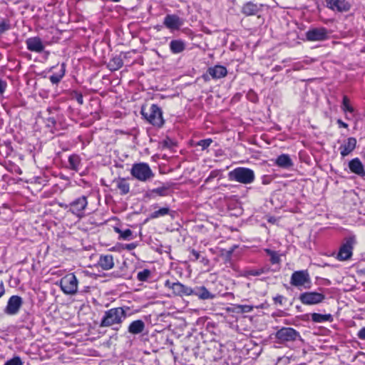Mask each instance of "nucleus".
Here are the masks:
<instances>
[{
    "mask_svg": "<svg viewBox=\"0 0 365 365\" xmlns=\"http://www.w3.org/2000/svg\"><path fill=\"white\" fill-rule=\"evenodd\" d=\"M127 313L124 307H118L110 308L103 312L99 327H109L113 331H118L123 326Z\"/></svg>",
    "mask_w": 365,
    "mask_h": 365,
    "instance_id": "1",
    "label": "nucleus"
},
{
    "mask_svg": "<svg viewBox=\"0 0 365 365\" xmlns=\"http://www.w3.org/2000/svg\"><path fill=\"white\" fill-rule=\"evenodd\" d=\"M59 206L75 215L78 219H81L86 216V210L88 205V197L81 195L73 199L70 203L66 204L61 202Z\"/></svg>",
    "mask_w": 365,
    "mask_h": 365,
    "instance_id": "2",
    "label": "nucleus"
},
{
    "mask_svg": "<svg viewBox=\"0 0 365 365\" xmlns=\"http://www.w3.org/2000/svg\"><path fill=\"white\" fill-rule=\"evenodd\" d=\"M143 118L151 125L160 128L164 124L163 112L156 104H152L148 109L142 107L140 111Z\"/></svg>",
    "mask_w": 365,
    "mask_h": 365,
    "instance_id": "3",
    "label": "nucleus"
},
{
    "mask_svg": "<svg viewBox=\"0 0 365 365\" xmlns=\"http://www.w3.org/2000/svg\"><path fill=\"white\" fill-rule=\"evenodd\" d=\"M55 284L58 286L66 295H75L78 292V280L74 273H68L57 281Z\"/></svg>",
    "mask_w": 365,
    "mask_h": 365,
    "instance_id": "4",
    "label": "nucleus"
},
{
    "mask_svg": "<svg viewBox=\"0 0 365 365\" xmlns=\"http://www.w3.org/2000/svg\"><path fill=\"white\" fill-rule=\"evenodd\" d=\"M230 179L242 184H250L255 180L254 171L247 168H237L230 172Z\"/></svg>",
    "mask_w": 365,
    "mask_h": 365,
    "instance_id": "5",
    "label": "nucleus"
},
{
    "mask_svg": "<svg viewBox=\"0 0 365 365\" xmlns=\"http://www.w3.org/2000/svg\"><path fill=\"white\" fill-rule=\"evenodd\" d=\"M130 174L133 178L142 182H145L154 176L149 165L146 163L133 164Z\"/></svg>",
    "mask_w": 365,
    "mask_h": 365,
    "instance_id": "6",
    "label": "nucleus"
},
{
    "mask_svg": "<svg viewBox=\"0 0 365 365\" xmlns=\"http://www.w3.org/2000/svg\"><path fill=\"white\" fill-rule=\"evenodd\" d=\"M290 284L301 289H308L311 285V279L308 270L294 271L290 278Z\"/></svg>",
    "mask_w": 365,
    "mask_h": 365,
    "instance_id": "7",
    "label": "nucleus"
},
{
    "mask_svg": "<svg viewBox=\"0 0 365 365\" xmlns=\"http://www.w3.org/2000/svg\"><path fill=\"white\" fill-rule=\"evenodd\" d=\"M279 343L294 341L300 337L299 332L292 327H282L274 334Z\"/></svg>",
    "mask_w": 365,
    "mask_h": 365,
    "instance_id": "8",
    "label": "nucleus"
},
{
    "mask_svg": "<svg viewBox=\"0 0 365 365\" xmlns=\"http://www.w3.org/2000/svg\"><path fill=\"white\" fill-rule=\"evenodd\" d=\"M227 75V68L221 65H215L209 67L207 71L202 75L205 82H209L211 79L217 80L225 77Z\"/></svg>",
    "mask_w": 365,
    "mask_h": 365,
    "instance_id": "9",
    "label": "nucleus"
},
{
    "mask_svg": "<svg viewBox=\"0 0 365 365\" xmlns=\"http://www.w3.org/2000/svg\"><path fill=\"white\" fill-rule=\"evenodd\" d=\"M165 287L171 289L175 296L184 297L192 295V288L187 287L180 282H172L169 279L165 282Z\"/></svg>",
    "mask_w": 365,
    "mask_h": 365,
    "instance_id": "10",
    "label": "nucleus"
},
{
    "mask_svg": "<svg viewBox=\"0 0 365 365\" xmlns=\"http://www.w3.org/2000/svg\"><path fill=\"white\" fill-rule=\"evenodd\" d=\"M326 297L317 292H304L299 294V300L304 305H315L322 303Z\"/></svg>",
    "mask_w": 365,
    "mask_h": 365,
    "instance_id": "11",
    "label": "nucleus"
},
{
    "mask_svg": "<svg viewBox=\"0 0 365 365\" xmlns=\"http://www.w3.org/2000/svg\"><path fill=\"white\" fill-rule=\"evenodd\" d=\"M355 237H349L345 239V242L341 245L336 259L339 261L349 259L352 255Z\"/></svg>",
    "mask_w": 365,
    "mask_h": 365,
    "instance_id": "12",
    "label": "nucleus"
},
{
    "mask_svg": "<svg viewBox=\"0 0 365 365\" xmlns=\"http://www.w3.org/2000/svg\"><path fill=\"white\" fill-rule=\"evenodd\" d=\"M308 41H323L329 38L328 30L325 27H317L309 29L305 34Z\"/></svg>",
    "mask_w": 365,
    "mask_h": 365,
    "instance_id": "13",
    "label": "nucleus"
},
{
    "mask_svg": "<svg viewBox=\"0 0 365 365\" xmlns=\"http://www.w3.org/2000/svg\"><path fill=\"white\" fill-rule=\"evenodd\" d=\"M23 299L19 295H12L9 297L4 312L7 315H16L19 313L23 305Z\"/></svg>",
    "mask_w": 365,
    "mask_h": 365,
    "instance_id": "14",
    "label": "nucleus"
},
{
    "mask_svg": "<svg viewBox=\"0 0 365 365\" xmlns=\"http://www.w3.org/2000/svg\"><path fill=\"white\" fill-rule=\"evenodd\" d=\"M185 20L176 14H167L163 25L170 31H178L184 25Z\"/></svg>",
    "mask_w": 365,
    "mask_h": 365,
    "instance_id": "15",
    "label": "nucleus"
},
{
    "mask_svg": "<svg viewBox=\"0 0 365 365\" xmlns=\"http://www.w3.org/2000/svg\"><path fill=\"white\" fill-rule=\"evenodd\" d=\"M325 3L329 9L341 13L349 11L351 7L348 0H325Z\"/></svg>",
    "mask_w": 365,
    "mask_h": 365,
    "instance_id": "16",
    "label": "nucleus"
},
{
    "mask_svg": "<svg viewBox=\"0 0 365 365\" xmlns=\"http://www.w3.org/2000/svg\"><path fill=\"white\" fill-rule=\"evenodd\" d=\"M263 4L250 1L245 3L241 9V12L245 16H256L262 11Z\"/></svg>",
    "mask_w": 365,
    "mask_h": 365,
    "instance_id": "17",
    "label": "nucleus"
},
{
    "mask_svg": "<svg viewBox=\"0 0 365 365\" xmlns=\"http://www.w3.org/2000/svg\"><path fill=\"white\" fill-rule=\"evenodd\" d=\"M26 45L29 51L36 53H41L45 48L41 39L38 36L27 38Z\"/></svg>",
    "mask_w": 365,
    "mask_h": 365,
    "instance_id": "18",
    "label": "nucleus"
},
{
    "mask_svg": "<svg viewBox=\"0 0 365 365\" xmlns=\"http://www.w3.org/2000/svg\"><path fill=\"white\" fill-rule=\"evenodd\" d=\"M356 139L354 137H349L346 141L340 145L339 150L341 155L344 158L349 155L356 146Z\"/></svg>",
    "mask_w": 365,
    "mask_h": 365,
    "instance_id": "19",
    "label": "nucleus"
},
{
    "mask_svg": "<svg viewBox=\"0 0 365 365\" xmlns=\"http://www.w3.org/2000/svg\"><path fill=\"white\" fill-rule=\"evenodd\" d=\"M349 168L352 173L359 176H365L364 167L358 158H355L349 162Z\"/></svg>",
    "mask_w": 365,
    "mask_h": 365,
    "instance_id": "20",
    "label": "nucleus"
},
{
    "mask_svg": "<svg viewBox=\"0 0 365 365\" xmlns=\"http://www.w3.org/2000/svg\"><path fill=\"white\" fill-rule=\"evenodd\" d=\"M274 165L281 168L289 169L293 166V162L289 155L283 153L274 160Z\"/></svg>",
    "mask_w": 365,
    "mask_h": 365,
    "instance_id": "21",
    "label": "nucleus"
},
{
    "mask_svg": "<svg viewBox=\"0 0 365 365\" xmlns=\"http://www.w3.org/2000/svg\"><path fill=\"white\" fill-rule=\"evenodd\" d=\"M192 295L203 300L212 299L215 297V295L212 294L205 286L197 287L195 289H192Z\"/></svg>",
    "mask_w": 365,
    "mask_h": 365,
    "instance_id": "22",
    "label": "nucleus"
},
{
    "mask_svg": "<svg viewBox=\"0 0 365 365\" xmlns=\"http://www.w3.org/2000/svg\"><path fill=\"white\" fill-rule=\"evenodd\" d=\"M98 265L103 270H109L114 267V260L112 255H102L98 260Z\"/></svg>",
    "mask_w": 365,
    "mask_h": 365,
    "instance_id": "23",
    "label": "nucleus"
},
{
    "mask_svg": "<svg viewBox=\"0 0 365 365\" xmlns=\"http://www.w3.org/2000/svg\"><path fill=\"white\" fill-rule=\"evenodd\" d=\"M68 168L76 173H78L82 167L81 158L78 154L74 153L68 156Z\"/></svg>",
    "mask_w": 365,
    "mask_h": 365,
    "instance_id": "24",
    "label": "nucleus"
},
{
    "mask_svg": "<svg viewBox=\"0 0 365 365\" xmlns=\"http://www.w3.org/2000/svg\"><path fill=\"white\" fill-rule=\"evenodd\" d=\"M341 110L344 113L346 120H350L347 113H354L355 112V108L352 106L350 98L346 95H344L342 98Z\"/></svg>",
    "mask_w": 365,
    "mask_h": 365,
    "instance_id": "25",
    "label": "nucleus"
},
{
    "mask_svg": "<svg viewBox=\"0 0 365 365\" xmlns=\"http://www.w3.org/2000/svg\"><path fill=\"white\" fill-rule=\"evenodd\" d=\"M145 329V323L141 319L133 321L128 326V331L132 334H138Z\"/></svg>",
    "mask_w": 365,
    "mask_h": 365,
    "instance_id": "26",
    "label": "nucleus"
},
{
    "mask_svg": "<svg viewBox=\"0 0 365 365\" xmlns=\"http://www.w3.org/2000/svg\"><path fill=\"white\" fill-rule=\"evenodd\" d=\"M115 186L119 190L121 195H127L130 192V183L125 178H118L113 181Z\"/></svg>",
    "mask_w": 365,
    "mask_h": 365,
    "instance_id": "27",
    "label": "nucleus"
},
{
    "mask_svg": "<svg viewBox=\"0 0 365 365\" xmlns=\"http://www.w3.org/2000/svg\"><path fill=\"white\" fill-rule=\"evenodd\" d=\"M170 50L172 53L178 54L182 53L185 49V43L181 39L172 40L169 44Z\"/></svg>",
    "mask_w": 365,
    "mask_h": 365,
    "instance_id": "28",
    "label": "nucleus"
},
{
    "mask_svg": "<svg viewBox=\"0 0 365 365\" xmlns=\"http://www.w3.org/2000/svg\"><path fill=\"white\" fill-rule=\"evenodd\" d=\"M175 211L171 210L168 207H161L158 210L153 212L150 215V219H156L160 217H164L165 215H169L171 218L175 217Z\"/></svg>",
    "mask_w": 365,
    "mask_h": 365,
    "instance_id": "29",
    "label": "nucleus"
},
{
    "mask_svg": "<svg viewBox=\"0 0 365 365\" xmlns=\"http://www.w3.org/2000/svg\"><path fill=\"white\" fill-rule=\"evenodd\" d=\"M66 63H62L58 72L54 73L49 76V80L52 84L57 85L62 80L66 73Z\"/></svg>",
    "mask_w": 365,
    "mask_h": 365,
    "instance_id": "30",
    "label": "nucleus"
},
{
    "mask_svg": "<svg viewBox=\"0 0 365 365\" xmlns=\"http://www.w3.org/2000/svg\"><path fill=\"white\" fill-rule=\"evenodd\" d=\"M123 66V61L120 56L113 57L108 63V68L111 71H115L121 68Z\"/></svg>",
    "mask_w": 365,
    "mask_h": 365,
    "instance_id": "31",
    "label": "nucleus"
},
{
    "mask_svg": "<svg viewBox=\"0 0 365 365\" xmlns=\"http://www.w3.org/2000/svg\"><path fill=\"white\" fill-rule=\"evenodd\" d=\"M311 317L312 321L314 323L331 322L333 321V317L331 314L312 313Z\"/></svg>",
    "mask_w": 365,
    "mask_h": 365,
    "instance_id": "32",
    "label": "nucleus"
},
{
    "mask_svg": "<svg viewBox=\"0 0 365 365\" xmlns=\"http://www.w3.org/2000/svg\"><path fill=\"white\" fill-rule=\"evenodd\" d=\"M270 270V268L269 267H263L257 269H249L245 270V277H257L260 276L263 274H267Z\"/></svg>",
    "mask_w": 365,
    "mask_h": 365,
    "instance_id": "33",
    "label": "nucleus"
},
{
    "mask_svg": "<svg viewBox=\"0 0 365 365\" xmlns=\"http://www.w3.org/2000/svg\"><path fill=\"white\" fill-rule=\"evenodd\" d=\"M115 232L119 234V238L125 240H130L133 239V232L130 229H125L124 230H120L118 227H115Z\"/></svg>",
    "mask_w": 365,
    "mask_h": 365,
    "instance_id": "34",
    "label": "nucleus"
},
{
    "mask_svg": "<svg viewBox=\"0 0 365 365\" xmlns=\"http://www.w3.org/2000/svg\"><path fill=\"white\" fill-rule=\"evenodd\" d=\"M168 188L165 187H160L157 188H154L150 191L149 193H147V196L148 197H154V195L158 196H166L167 195Z\"/></svg>",
    "mask_w": 365,
    "mask_h": 365,
    "instance_id": "35",
    "label": "nucleus"
},
{
    "mask_svg": "<svg viewBox=\"0 0 365 365\" xmlns=\"http://www.w3.org/2000/svg\"><path fill=\"white\" fill-rule=\"evenodd\" d=\"M264 252L270 257V262L272 264H279L280 262V257L276 251L270 249H264Z\"/></svg>",
    "mask_w": 365,
    "mask_h": 365,
    "instance_id": "36",
    "label": "nucleus"
},
{
    "mask_svg": "<svg viewBox=\"0 0 365 365\" xmlns=\"http://www.w3.org/2000/svg\"><path fill=\"white\" fill-rule=\"evenodd\" d=\"M151 277V271L148 269H144L139 271L137 274V279L139 282H148L149 278Z\"/></svg>",
    "mask_w": 365,
    "mask_h": 365,
    "instance_id": "37",
    "label": "nucleus"
},
{
    "mask_svg": "<svg viewBox=\"0 0 365 365\" xmlns=\"http://www.w3.org/2000/svg\"><path fill=\"white\" fill-rule=\"evenodd\" d=\"M175 145L174 141L169 137H166L160 143V148L162 150L171 149Z\"/></svg>",
    "mask_w": 365,
    "mask_h": 365,
    "instance_id": "38",
    "label": "nucleus"
},
{
    "mask_svg": "<svg viewBox=\"0 0 365 365\" xmlns=\"http://www.w3.org/2000/svg\"><path fill=\"white\" fill-rule=\"evenodd\" d=\"M11 29L10 20L9 19H2L0 21V35L3 34Z\"/></svg>",
    "mask_w": 365,
    "mask_h": 365,
    "instance_id": "39",
    "label": "nucleus"
},
{
    "mask_svg": "<svg viewBox=\"0 0 365 365\" xmlns=\"http://www.w3.org/2000/svg\"><path fill=\"white\" fill-rule=\"evenodd\" d=\"M188 251L190 252L188 258L190 262H195L200 259V252L192 248H189Z\"/></svg>",
    "mask_w": 365,
    "mask_h": 365,
    "instance_id": "40",
    "label": "nucleus"
},
{
    "mask_svg": "<svg viewBox=\"0 0 365 365\" xmlns=\"http://www.w3.org/2000/svg\"><path fill=\"white\" fill-rule=\"evenodd\" d=\"M254 309V307L252 305L247 304H238L236 306V309L237 312L240 313H248L251 312Z\"/></svg>",
    "mask_w": 365,
    "mask_h": 365,
    "instance_id": "41",
    "label": "nucleus"
},
{
    "mask_svg": "<svg viewBox=\"0 0 365 365\" xmlns=\"http://www.w3.org/2000/svg\"><path fill=\"white\" fill-rule=\"evenodd\" d=\"M24 363L19 356H14L13 358L7 360L4 365H23Z\"/></svg>",
    "mask_w": 365,
    "mask_h": 365,
    "instance_id": "42",
    "label": "nucleus"
},
{
    "mask_svg": "<svg viewBox=\"0 0 365 365\" xmlns=\"http://www.w3.org/2000/svg\"><path fill=\"white\" fill-rule=\"evenodd\" d=\"M212 140L211 138H206L203 140H200L197 143V145L200 146L202 150H204L207 149L212 144Z\"/></svg>",
    "mask_w": 365,
    "mask_h": 365,
    "instance_id": "43",
    "label": "nucleus"
},
{
    "mask_svg": "<svg viewBox=\"0 0 365 365\" xmlns=\"http://www.w3.org/2000/svg\"><path fill=\"white\" fill-rule=\"evenodd\" d=\"M73 97L76 99V101H77V103L79 105L81 106L83 104V96L81 92L76 91H73Z\"/></svg>",
    "mask_w": 365,
    "mask_h": 365,
    "instance_id": "44",
    "label": "nucleus"
},
{
    "mask_svg": "<svg viewBox=\"0 0 365 365\" xmlns=\"http://www.w3.org/2000/svg\"><path fill=\"white\" fill-rule=\"evenodd\" d=\"M46 126L50 128H53L56 126V120L53 117H48L46 120Z\"/></svg>",
    "mask_w": 365,
    "mask_h": 365,
    "instance_id": "45",
    "label": "nucleus"
},
{
    "mask_svg": "<svg viewBox=\"0 0 365 365\" xmlns=\"http://www.w3.org/2000/svg\"><path fill=\"white\" fill-rule=\"evenodd\" d=\"M284 300V297L281 294H277L273 297V302L275 304L282 305Z\"/></svg>",
    "mask_w": 365,
    "mask_h": 365,
    "instance_id": "46",
    "label": "nucleus"
},
{
    "mask_svg": "<svg viewBox=\"0 0 365 365\" xmlns=\"http://www.w3.org/2000/svg\"><path fill=\"white\" fill-rule=\"evenodd\" d=\"M7 82L0 78V94L3 95L7 88Z\"/></svg>",
    "mask_w": 365,
    "mask_h": 365,
    "instance_id": "47",
    "label": "nucleus"
},
{
    "mask_svg": "<svg viewBox=\"0 0 365 365\" xmlns=\"http://www.w3.org/2000/svg\"><path fill=\"white\" fill-rule=\"evenodd\" d=\"M357 336L361 340H365V327L358 331Z\"/></svg>",
    "mask_w": 365,
    "mask_h": 365,
    "instance_id": "48",
    "label": "nucleus"
},
{
    "mask_svg": "<svg viewBox=\"0 0 365 365\" xmlns=\"http://www.w3.org/2000/svg\"><path fill=\"white\" fill-rule=\"evenodd\" d=\"M336 124L339 128H348L349 127V125L346 123L344 122L341 119H337Z\"/></svg>",
    "mask_w": 365,
    "mask_h": 365,
    "instance_id": "49",
    "label": "nucleus"
},
{
    "mask_svg": "<svg viewBox=\"0 0 365 365\" xmlns=\"http://www.w3.org/2000/svg\"><path fill=\"white\" fill-rule=\"evenodd\" d=\"M199 260L204 266H207L210 262L209 259L206 257L202 255H200V259Z\"/></svg>",
    "mask_w": 365,
    "mask_h": 365,
    "instance_id": "50",
    "label": "nucleus"
},
{
    "mask_svg": "<svg viewBox=\"0 0 365 365\" xmlns=\"http://www.w3.org/2000/svg\"><path fill=\"white\" fill-rule=\"evenodd\" d=\"M137 247V244L136 243H134V242H132V243H130V244H127L125 245V248L128 250H134L135 247Z\"/></svg>",
    "mask_w": 365,
    "mask_h": 365,
    "instance_id": "51",
    "label": "nucleus"
},
{
    "mask_svg": "<svg viewBox=\"0 0 365 365\" xmlns=\"http://www.w3.org/2000/svg\"><path fill=\"white\" fill-rule=\"evenodd\" d=\"M267 220L269 223L275 224L277 222V219L274 216H268Z\"/></svg>",
    "mask_w": 365,
    "mask_h": 365,
    "instance_id": "52",
    "label": "nucleus"
},
{
    "mask_svg": "<svg viewBox=\"0 0 365 365\" xmlns=\"http://www.w3.org/2000/svg\"><path fill=\"white\" fill-rule=\"evenodd\" d=\"M218 175V172L217 170H213L210 173L209 177L207 178L206 182L210 180L212 178H215Z\"/></svg>",
    "mask_w": 365,
    "mask_h": 365,
    "instance_id": "53",
    "label": "nucleus"
},
{
    "mask_svg": "<svg viewBox=\"0 0 365 365\" xmlns=\"http://www.w3.org/2000/svg\"><path fill=\"white\" fill-rule=\"evenodd\" d=\"M5 294V287L4 282L1 281L0 283V298L3 297Z\"/></svg>",
    "mask_w": 365,
    "mask_h": 365,
    "instance_id": "54",
    "label": "nucleus"
},
{
    "mask_svg": "<svg viewBox=\"0 0 365 365\" xmlns=\"http://www.w3.org/2000/svg\"><path fill=\"white\" fill-rule=\"evenodd\" d=\"M361 272L365 275V268L361 270Z\"/></svg>",
    "mask_w": 365,
    "mask_h": 365,
    "instance_id": "55",
    "label": "nucleus"
},
{
    "mask_svg": "<svg viewBox=\"0 0 365 365\" xmlns=\"http://www.w3.org/2000/svg\"><path fill=\"white\" fill-rule=\"evenodd\" d=\"M47 110H48L49 113H51V108H48L47 109Z\"/></svg>",
    "mask_w": 365,
    "mask_h": 365,
    "instance_id": "56",
    "label": "nucleus"
},
{
    "mask_svg": "<svg viewBox=\"0 0 365 365\" xmlns=\"http://www.w3.org/2000/svg\"><path fill=\"white\" fill-rule=\"evenodd\" d=\"M364 160H365V153H364Z\"/></svg>",
    "mask_w": 365,
    "mask_h": 365,
    "instance_id": "57",
    "label": "nucleus"
}]
</instances>
